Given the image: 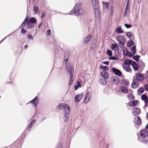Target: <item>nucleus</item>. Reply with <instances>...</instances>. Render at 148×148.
Returning a JSON list of instances; mask_svg holds the SVG:
<instances>
[{
  "label": "nucleus",
  "instance_id": "f257e3e1",
  "mask_svg": "<svg viewBox=\"0 0 148 148\" xmlns=\"http://www.w3.org/2000/svg\"><path fill=\"white\" fill-rule=\"evenodd\" d=\"M56 109L59 110L64 109L63 114V119L65 121L67 122L69 118L70 107L66 103H61L57 106Z\"/></svg>",
  "mask_w": 148,
  "mask_h": 148
},
{
  "label": "nucleus",
  "instance_id": "f03ea898",
  "mask_svg": "<svg viewBox=\"0 0 148 148\" xmlns=\"http://www.w3.org/2000/svg\"><path fill=\"white\" fill-rule=\"evenodd\" d=\"M91 3L94 11L95 15L98 18L100 17L101 13L99 11L98 1L96 0H91Z\"/></svg>",
  "mask_w": 148,
  "mask_h": 148
},
{
  "label": "nucleus",
  "instance_id": "7ed1b4c3",
  "mask_svg": "<svg viewBox=\"0 0 148 148\" xmlns=\"http://www.w3.org/2000/svg\"><path fill=\"white\" fill-rule=\"evenodd\" d=\"M68 70L70 76V80L69 85V86H70L72 84L73 79V75L74 73V68L73 66H70L69 69Z\"/></svg>",
  "mask_w": 148,
  "mask_h": 148
},
{
  "label": "nucleus",
  "instance_id": "20e7f679",
  "mask_svg": "<svg viewBox=\"0 0 148 148\" xmlns=\"http://www.w3.org/2000/svg\"><path fill=\"white\" fill-rule=\"evenodd\" d=\"M131 60H127L125 61L123 64V69L127 72H130L131 69L130 67L131 65Z\"/></svg>",
  "mask_w": 148,
  "mask_h": 148
},
{
  "label": "nucleus",
  "instance_id": "39448f33",
  "mask_svg": "<svg viewBox=\"0 0 148 148\" xmlns=\"http://www.w3.org/2000/svg\"><path fill=\"white\" fill-rule=\"evenodd\" d=\"M22 23L24 24V26L25 27V29H31L33 30V31H34V25L28 22L27 16L26 17Z\"/></svg>",
  "mask_w": 148,
  "mask_h": 148
},
{
  "label": "nucleus",
  "instance_id": "423d86ee",
  "mask_svg": "<svg viewBox=\"0 0 148 148\" xmlns=\"http://www.w3.org/2000/svg\"><path fill=\"white\" fill-rule=\"evenodd\" d=\"M82 5L80 3H77L75 5V15L78 16L84 13V10L82 11V12L79 11Z\"/></svg>",
  "mask_w": 148,
  "mask_h": 148
},
{
  "label": "nucleus",
  "instance_id": "0eeeda50",
  "mask_svg": "<svg viewBox=\"0 0 148 148\" xmlns=\"http://www.w3.org/2000/svg\"><path fill=\"white\" fill-rule=\"evenodd\" d=\"M116 40L119 42V45L120 47H122L125 43L126 40L124 36L120 35L116 38Z\"/></svg>",
  "mask_w": 148,
  "mask_h": 148
},
{
  "label": "nucleus",
  "instance_id": "6e6552de",
  "mask_svg": "<svg viewBox=\"0 0 148 148\" xmlns=\"http://www.w3.org/2000/svg\"><path fill=\"white\" fill-rule=\"evenodd\" d=\"M91 97V96L90 94L88 92L86 93L85 96L84 100V102L86 103H88Z\"/></svg>",
  "mask_w": 148,
  "mask_h": 148
},
{
  "label": "nucleus",
  "instance_id": "1a4fd4ad",
  "mask_svg": "<svg viewBox=\"0 0 148 148\" xmlns=\"http://www.w3.org/2000/svg\"><path fill=\"white\" fill-rule=\"evenodd\" d=\"M120 79L116 76L112 77L111 78L112 82L115 84H117L120 82Z\"/></svg>",
  "mask_w": 148,
  "mask_h": 148
},
{
  "label": "nucleus",
  "instance_id": "9d476101",
  "mask_svg": "<svg viewBox=\"0 0 148 148\" xmlns=\"http://www.w3.org/2000/svg\"><path fill=\"white\" fill-rule=\"evenodd\" d=\"M140 134L142 138H146L148 136V132L145 130L140 131Z\"/></svg>",
  "mask_w": 148,
  "mask_h": 148
},
{
  "label": "nucleus",
  "instance_id": "9b49d317",
  "mask_svg": "<svg viewBox=\"0 0 148 148\" xmlns=\"http://www.w3.org/2000/svg\"><path fill=\"white\" fill-rule=\"evenodd\" d=\"M92 37L91 34H89L85 38L83 41V43L84 44H86L87 43L90 41Z\"/></svg>",
  "mask_w": 148,
  "mask_h": 148
},
{
  "label": "nucleus",
  "instance_id": "f8f14e48",
  "mask_svg": "<svg viewBox=\"0 0 148 148\" xmlns=\"http://www.w3.org/2000/svg\"><path fill=\"white\" fill-rule=\"evenodd\" d=\"M112 71L117 76H120L122 74V73L121 71L119 70H118L116 68H113L112 69Z\"/></svg>",
  "mask_w": 148,
  "mask_h": 148
},
{
  "label": "nucleus",
  "instance_id": "ddd939ff",
  "mask_svg": "<svg viewBox=\"0 0 148 148\" xmlns=\"http://www.w3.org/2000/svg\"><path fill=\"white\" fill-rule=\"evenodd\" d=\"M84 95L82 93H81L76 95L75 97V101L76 102H78L79 101L83 98Z\"/></svg>",
  "mask_w": 148,
  "mask_h": 148
},
{
  "label": "nucleus",
  "instance_id": "4468645a",
  "mask_svg": "<svg viewBox=\"0 0 148 148\" xmlns=\"http://www.w3.org/2000/svg\"><path fill=\"white\" fill-rule=\"evenodd\" d=\"M136 78L138 81H142L144 79V77L143 75L140 73H138L136 75Z\"/></svg>",
  "mask_w": 148,
  "mask_h": 148
},
{
  "label": "nucleus",
  "instance_id": "2eb2a0df",
  "mask_svg": "<svg viewBox=\"0 0 148 148\" xmlns=\"http://www.w3.org/2000/svg\"><path fill=\"white\" fill-rule=\"evenodd\" d=\"M38 97V96H36L32 100L29 101L31 103H33L35 107L37 105Z\"/></svg>",
  "mask_w": 148,
  "mask_h": 148
},
{
  "label": "nucleus",
  "instance_id": "dca6fc26",
  "mask_svg": "<svg viewBox=\"0 0 148 148\" xmlns=\"http://www.w3.org/2000/svg\"><path fill=\"white\" fill-rule=\"evenodd\" d=\"M131 65L135 71H138V68L136 63L134 61L131 60Z\"/></svg>",
  "mask_w": 148,
  "mask_h": 148
},
{
  "label": "nucleus",
  "instance_id": "f3484780",
  "mask_svg": "<svg viewBox=\"0 0 148 148\" xmlns=\"http://www.w3.org/2000/svg\"><path fill=\"white\" fill-rule=\"evenodd\" d=\"M101 75L103 78L105 79H107L109 77L108 73L105 71H103L101 73Z\"/></svg>",
  "mask_w": 148,
  "mask_h": 148
},
{
  "label": "nucleus",
  "instance_id": "a211bd4d",
  "mask_svg": "<svg viewBox=\"0 0 148 148\" xmlns=\"http://www.w3.org/2000/svg\"><path fill=\"white\" fill-rule=\"evenodd\" d=\"M28 22L31 24L36 23L37 22V19L34 17H31L29 19L27 17Z\"/></svg>",
  "mask_w": 148,
  "mask_h": 148
},
{
  "label": "nucleus",
  "instance_id": "6ab92c4d",
  "mask_svg": "<svg viewBox=\"0 0 148 148\" xmlns=\"http://www.w3.org/2000/svg\"><path fill=\"white\" fill-rule=\"evenodd\" d=\"M16 73L17 72L16 70H13L12 71L10 76V79L11 80H12L14 78L16 75Z\"/></svg>",
  "mask_w": 148,
  "mask_h": 148
},
{
  "label": "nucleus",
  "instance_id": "aec40b11",
  "mask_svg": "<svg viewBox=\"0 0 148 148\" xmlns=\"http://www.w3.org/2000/svg\"><path fill=\"white\" fill-rule=\"evenodd\" d=\"M132 111L133 114L135 116L138 115L140 113V110L137 108H133Z\"/></svg>",
  "mask_w": 148,
  "mask_h": 148
},
{
  "label": "nucleus",
  "instance_id": "412c9836",
  "mask_svg": "<svg viewBox=\"0 0 148 148\" xmlns=\"http://www.w3.org/2000/svg\"><path fill=\"white\" fill-rule=\"evenodd\" d=\"M134 122L135 123L138 125H140L141 123V119L139 116H136L135 118Z\"/></svg>",
  "mask_w": 148,
  "mask_h": 148
},
{
  "label": "nucleus",
  "instance_id": "4be33fe9",
  "mask_svg": "<svg viewBox=\"0 0 148 148\" xmlns=\"http://www.w3.org/2000/svg\"><path fill=\"white\" fill-rule=\"evenodd\" d=\"M24 23H22V24L20 26V28H21V33L23 35H25L26 33V31L24 29V28L25 27L24 26Z\"/></svg>",
  "mask_w": 148,
  "mask_h": 148
},
{
  "label": "nucleus",
  "instance_id": "5701e85b",
  "mask_svg": "<svg viewBox=\"0 0 148 148\" xmlns=\"http://www.w3.org/2000/svg\"><path fill=\"white\" fill-rule=\"evenodd\" d=\"M126 36L131 40H133L134 38L133 34L132 32H127L126 34Z\"/></svg>",
  "mask_w": 148,
  "mask_h": 148
},
{
  "label": "nucleus",
  "instance_id": "b1692460",
  "mask_svg": "<svg viewBox=\"0 0 148 148\" xmlns=\"http://www.w3.org/2000/svg\"><path fill=\"white\" fill-rule=\"evenodd\" d=\"M132 87L133 88H137L138 86V82L135 80L134 79L132 84Z\"/></svg>",
  "mask_w": 148,
  "mask_h": 148
},
{
  "label": "nucleus",
  "instance_id": "393cba45",
  "mask_svg": "<svg viewBox=\"0 0 148 148\" xmlns=\"http://www.w3.org/2000/svg\"><path fill=\"white\" fill-rule=\"evenodd\" d=\"M82 87L81 82L78 81H77L75 85V90H76L78 88Z\"/></svg>",
  "mask_w": 148,
  "mask_h": 148
},
{
  "label": "nucleus",
  "instance_id": "a878e982",
  "mask_svg": "<svg viewBox=\"0 0 148 148\" xmlns=\"http://www.w3.org/2000/svg\"><path fill=\"white\" fill-rule=\"evenodd\" d=\"M115 31L117 33H122L124 32L121 26L117 27Z\"/></svg>",
  "mask_w": 148,
  "mask_h": 148
},
{
  "label": "nucleus",
  "instance_id": "bb28decb",
  "mask_svg": "<svg viewBox=\"0 0 148 148\" xmlns=\"http://www.w3.org/2000/svg\"><path fill=\"white\" fill-rule=\"evenodd\" d=\"M138 103L137 100H134L133 101H131L129 102V105L132 106H136Z\"/></svg>",
  "mask_w": 148,
  "mask_h": 148
},
{
  "label": "nucleus",
  "instance_id": "cd10ccee",
  "mask_svg": "<svg viewBox=\"0 0 148 148\" xmlns=\"http://www.w3.org/2000/svg\"><path fill=\"white\" fill-rule=\"evenodd\" d=\"M141 98L142 100L144 101L145 103H148V97H147L145 94H143L141 96Z\"/></svg>",
  "mask_w": 148,
  "mask_h": 148
},
{
  "label": "nucleus",
  "instance_id": "c85d7f7f",
  "mask_svg": "<svg viewBox=\"0 0 148 148\" xmlns=\"http://www.w3.org/2000/svg\"><path fill=\"white\" fill-rule=\"evenodd\" d=\"M118 48V45L117 44L114 43L112 44L111 46V49L113 50H117Z\"/></svg>",
  "mask_w": 148,
  "mask_h": 148
},
{
  "label": "nucleus",
  "instance_id": "c756f323",
  "mask_svg": "<svg viewBox=\"0 0 148 148\" xmlns=\"http://www.w3.org/2000/svg\"><path fill=\"white\" fill-rule=\"evenodd\" d=\"M120 89L123 93H127V92L128 90L125 87L121 86L120 87Z\"/></svg>",
  "mask_w": 148,
  "mask_h": 148
},
{
  "label": "nucleus",
  "instance_id": "7c9ffc66",
  "mask_svg": "<svg viewBox=\"0 0 148 148\" xmlns=\"http://www.w3.org/2000/svg\"><path fill=\"white\" fill-rule=\"evenodd\" d=\"M99 68L102 69L103 71H107L109 70V68L106 66H104L103 65H101L99 67Z\"/></svg>",
  "mask_w": 148,
  "mask_h": 148
},
{
  "label": "nucleus",
  "instance_id": "2f4dec72",
  "mask_svg": "<svg viewBox=\"0 0 148 148\" xmlns=\"http://www.w3.org/2000/svg\"><path fill=\"white\" fill-rule=\"evenodd\" d=\"M144 91V88H141L138 89V93L139 95H140L142 94Z\"/></svg>",
  "mask_w": 148,
  "mask_h": 148
},
{
  "label": "nucleus",
  "instance_id": "473e14b6",
  "mask_svg": "<svg viewBox=\"0 0 148 148\" xmlns=\"http://www.w3.org/2000/svg\"><path fill=\"white\" fill-rule=\"evenodd\" d=\"M134 42L132 40H130L128 41L127 43V45L129 47H131L132 46L134 45Z\"/></svg>",
  "mask_w": 148,
  "mask_h": 148
},
{
  "label": "nucleus",
  "instance_id": "72a5a7b5",
  "mask_svg": "<svg viewBox=\"0 0 148 148\" xmlns=\"http://www.w3.org/2000/svg\"><path fill=\"white\" fill-rule=\"evenodd\" d=\"M131 50L132 52L133 53V54H135L136 52V46L134 45L131 48Z\"/></svg>",
  "mask_w": 148,
  "mask_h": 148
},
{
  "label": "nucleus",
  "instance_id": "f704fd0d",
  "mask_svg": "<svg viewBox=\"0 0 148 148\" xmlns=\"http://www.w3.org/2000/svg\"><path fill=\"white\" fill-rule=\"evenodd\" d=\"M106 79H101V84L105 86L107 82L106 80Z\"/></svg>",
  "mask_w": 148,
  "mask_h": 148
},
{
  "label": "nucleus",
  "instance_id": "c9c22d12",
  "mask_svg": "<svg viewBox=\"0 0 148 148\" xmlns=\"http://www.w3.org/2000/svg\"><path fill=\"white\" fill-rule=\"evenodd\" d=\"M68 56H64V60L65 64L66 65L68 61Z\"/></svg>",
  "mask_w": 148,
  "mask_h": 148
},
{
  "label": "nucleus",
  "instance_id": "e433bc0d",
  "mask_svg": "<svg viewBox=\"0 0 148 148\" xmlns=\"http://www.w3.org/2000/svg\"><path fill=\"white\" fill-rule=\"evenodd\" d=\"M128 53V51L127 49H125L123 50V55L127 56Z\"/></svg>",
  "mask_w": 148,
  "mask_h": 148
},
{
  "label": "nucleus",
  "instance_id": "4c0bfd02",
  "mask_svg": "<svg viewBox=\"0 0 148 148\" xmlns=\"http://www.w3.org/2000/svg\"><path fill=\"white\" fill-rule=\"evenodd\" d=\"M35 122H36V121H35V120H33L31 122V123L29 125V126L31 127H32V126H33V125H34L35 124Z\"/></svg>",
  "mask_w": 148,
  "mask_h": 148
},
{
  "label": "nucleus",
  "instance_id": "58836bf2",
  "mask_svg": "<svg viewBox=\"0 0 148 148\" xmlns=\"http://www.w3.org/2000/svg\"><path fill=\"white\" fill-rule=\"evenodd\" d=\"M27 38L29 40H32L33 41L34 37L31 35L28 34L27 35Z\"/></svg>",
  "mask_w": 148,
  "mask_h": 148
},
{
  "label": "nucleus",
  "instance_id": "ea45409f",
  "mask_svg": "<svg viewBox=\"0 0 148 148\" xmlns=\"http://www.w3.org/2000/svg\"><path fill=\"white\" fill-rule=\"evenodd\" d=\"M140 58V56L138 55L134 56L133 57V59L135 60L136 61H137Z\"/></svg>",
  "mask_w": 148,
  "mask_h": 148
},
{
  "label": "nucleus",
  "instance_id": "a19ab883",
  "mask_svg": "<svg viewBox=\"0 0 148 148\" xmlns=\"http://www.w3.org/2000/svg\"><path fill=\"white\" fill-rule=\"evenodd\" d=\"M134 55V54H133V53L132 52L131 53L130 52H128V53H127V56L130 57H132Z\"/></svg>",
  "mask_w": 148,
  "mask_h": 148
},
{
  "label": "nucleus",
  "instance_id": "79ce46f5",
  "mask_svg": "<svg viewBox=\"0 0 148 148\" xmlns=\"http://www.w3.org/2000/svg\"><path fill=\"white\" fill-rule=\"evenodd\" d=\"M107 53L108 55L109 56H112V52L111 51L108 50L107 51Z\"/></svg>",
  "mask_w": 148,
  "mask_h": 148
},
{
  "label": "nucleus",
  "instance_id": "37998d69",
  "mask_svg": "<svg viewBox=\"0 0 148 148\" xmlns=\"http://www.w3.org/2000/svg\"><path fill=\"white\" fill-rule=\"evenodd\" d=\"M103 5L105 7L108 9V3L104 2L103 3Z\"/></svg>",
  "mask_w": 148,
  "mask_h": 148
},
{
  "label": "nucleus",
  "instance_id": "c03bdc74",
  "mask_svg": "<svg viewBox=\"0 0 148 148\" xmlns=\"http://www.w3.org/2000/svg\"><path fill=\"white\" fill-rule=\"evenodd\" d=\"M134 96L132 94H130L129 95L128 98L129 99L131 100L134 99Z\"/></svg>",
  "mask_w": 148,
  "mask_h": 148
},
{
  "label": "nucleus",
  "instance_id": "a18cd8bd",
  "mask_svg": "<svg viewBox=\"0 0 148 148\" xmlns=\"http://www.w3.org/2000/svg\"><path fill=\"white\" fill-rule=\"evenodd\" d=\"M124 25L125 27H126L127 29L130 28L132 27V25L130 24H125Z\"/></svg>",
  "mask_w": 148,
  "mask_h": 148
},
{
  "label": "nucleus",
  "instance_id": "49530a36",
  "mask_svg": "<svg viewBox=\"0 0 148 148\" xmlns=\"http://www.w3.org/2000/svg\"><path fill=\"white\" fill-rule=\"evenodd\" d=\"M34 10L35 13L37 12L38 10V7L36 6H34Z\"/></svg>",
  "mask_w": 148,
  "mask_h": 148
},
{
  "label": "nucleus",
  "instance_id": "de8ad7c7",
  "mask_svg": "<svg viewBox=\"0 0 148 148\" xmlns=\"http://www.w3.org/2000/svg\"><path fill=\"white\" fill-rule=\"evenodd\" d=\"M11 35V34H10L9 35H8L7 36L5 37L2 40H1L0 41V44L2 42H3L8 36H10Z\"/></svg>",
  "mask_w": 148,
  "mask_h": 148
},
{
  "label": "nucleus",
  "instance_id": "09e8293b",
  "mask_svg": "<svg viewBox=\"0 0 148 148\" xmlns=\"http://www.w3.org/2000/svg\"><path fill=\"white\" fill-rule=\"evenodd\" d=\"M128 12V10H125L124 14H123L124 16H127Z\"/></svg>",
  "mask_w": 148,
  "mask_h": 148
},
{
  "label": "nucleus",
  "instance_id": "8fccbe9b",
  "mask_svg": "<svg viewBox=\"0 0 148 148\" xmlns=\"http://www.w3.org/2000/svg\"><path fill=\"white\" fill-rule=\"evenodd\" d=\"M43 23V21H42L38 25V27L39 28H40L41 27V26L42 25Z\"/></svg>",
  "mask_w": 148,
  "mask_h": 148
},
{
  "label": "nucleus",
  "instance_id": "3c124183",
  "mask_svg": "<svg viewBox=\"0 0 148 148\" xmlns=\"http://www.w3.org/2000/svg\"><path fill=\"white\" fill-rule=\"evenodd\" d=\"M145 88L146 90L148 91V84H146L145 85Z\"/></svg>",
  "mask_w": 148,
  "mask_h": 148
},
{
  "label": "nucleus",
  "instance_id": "603ef678",
  "mask_svg": "<svg viewBox=\"0 0 148 148\" xmlns=\"http://www.w3.org/2000/svg\"><path fill=\"white\" fill-rule=\"evenodd\" d=\"M102 63L104 64L107 65H108L109 64V62L108 61L103 62H102Z\"/></svg>",
  "mask_w": 148,
  "mask_h": 148
},
{
  "label": "nucleus",
  "instance_id": "864d4df0",
  "mask_svg": "<svg viewBox=\"0 0 148 148\" xmlns=\"http://www.w3.org/2000/svg\"><path fill=\"white\" fill-rule=\"evenodd\" d=\"M51 33V30L50 29H49L48 30L47 32V34L48 36H49L50 35Z\"/></svg>",
  "mask_w": 148,
  "mask_h": 148
},
{
  "label": "nucleus",
  "instance_id": "5fc2aeb1",
  "mask_svg": "<svg viewBox=\"0 0 148 148\" xmlns=\"http://www.w3.org/2000/svg\"><path fill=\"white\" fill-rule=\"evenodd\" d=\"M46 15V14H44V12H42V14L41 18H44V17Z\"/></svg>",
  "mask_w": 148,
  "mask_h": 148
},
{
  "label": "nucleus",
  "instance_id": "6e6d98bb",
  "mask_svg": "<svg viewBox=\"0 0 148 148\" xmlns=\"http://www.w3.org/2000/svg\"><path fill=\"white\" fill-rule=\"evenodd\" d=\"M32 127L29 125L27 128V131H29L30 130H31Z\"/></svg>",
  "mask_w": 148,
  "mask_h": 148
},
{
  "label": "nucleus",
  "instance_id": "4d7b16f0",
  "mask_svg": "<svg viewBox=\"0 0 148 148\" xmlns=\"http://www.w3.org/2000/svg\"><path fill=\"white\" fill-rule=\"evenodd\" d=\"M71 13H74V8H73L71 12H70V14H72Z\"/></svg>",
  "mask_w": 148,
  "mask_h": 148
},
{
  "label": "nucleus",
  "instance_id": "13d9d810",
  "mask_svg": "<svg viewBox=\"0 0 148 148\" xmlns=\"http://www.w3.org/2000/svg\"><path fill=\"white\" fill-rule=\"evenodd\" d=\"M129 0H128L127 2V4H126V6L125 7H128V4H129Z\"/></svg>",
  "mask_w": 148,
  "mask_h": 148
},
{
  "label": "nucleus",
  "instance_id": "bf43d9fd",
  "mask_svg": "<svg viewBox=\"0 0 148 148\" xmlns=\"http://www.w3.org/2000/svg\"><path fill=\"white\" fill-rule=\"evenodd\" d=\"M56 148H62V146L61 145H59Z\"/></svg>",
  "mask_w": 148,
  "mask_h": 148
},
{
  "label": "nucleus",
  "instance_id": "052dcab7",
  "mask_svg": "<svg viewBox=\"0 0 148 148\" xmlns=\"http://www.w3.org/2000/svg\"><path fill=\"white\" fill-rule=\"evenodd\" d=\"M28 47V45H25L24 46V48L25 49H26L27 47Z\"/></svg>",
  "mask_w": 148,
  "mask_h": 148
},
{
  "label": "nucleus",
  "instance_id": "680f3d73",
  "mask_svg": "<svg viewBox=\"0 0 148 148\" xmlns=\"http://www.w3.org/2000/svg\"><path fill=\"white\" fill-rule=\"evenodd\" d=\"M137 1L138 3H140L141 2L140 0H137Z\"/></svg>",
  "mask_w": 148,
  "mask_h": 148
},
{
  "label": "nucleus",
  "instance_id": "e2e57ef3",
  "mask_svg": "<svg viewBox=\"0 0 148 148\" xmlns=\"http://www.w3.org/2000/svg\"><path fill=\"white\" fill-rule=\"evenodd\" d=\"M125 10H128V7H125Z\"/></svg>",
  "mask_w": 148,
  "mask_h": 148
},
{
  "label": "nucleus",
  "instance_id": "0e129e2a",
  "mask_svg": "<svg viewBox=\"0 0 148 148\" xmlns=\"http://www.w3.org/2000/svg\"><path fill=\"white\" fill-rule=\"evenodd\" d=\"M146 129H148V124L146 126Z\"/></svg>",
  "mask_w": 148,
  "mask_h": 148
},
{
  "label": "nucleus",
  "instance_id": "69168bd1",
  "mask_svg": "<svg viewBox=\"0 0 148 148\" xmlns=\"http://www.w3.org/2000/svg\"><path fill=\"white\" fill-rule=\"evenodd\" d=\"M46 119V117H44L42 119V121H43L45 119Z\"/></svg>",
  "mask_w": 148,
  "mask_h": 148
},
{
  "label": "nucleus",
  "instance_id": "338daca9",
  "mask_svg": "<svg viewBox=\"0 0 148 148\" xmlns=\"http://www.w3.org/2000/svg\"><path fill=\"white\" fill-rule=\"evenodd\" d=\"M12 82H8L6 83V84L12 83Z\"/></svg>",
  "mask_w": 148,
  "mask_h": 148
},
{
  "label": "nucleus",
  "instance_id": "774afa93",
  "mask_svg": "<svg viewBox=\"0 0 148 148\" xmlns=\"http://www.w3.org/2000/svg\"><path fill=\"white\" fill-rule=\"evenodd\" d=\"M30 103V102H28V103H27L26 104H27V105L28 104H29Z\"/></svg>",
  "mask_w": 148,
  "mask_h": 148
}]
</instances>
